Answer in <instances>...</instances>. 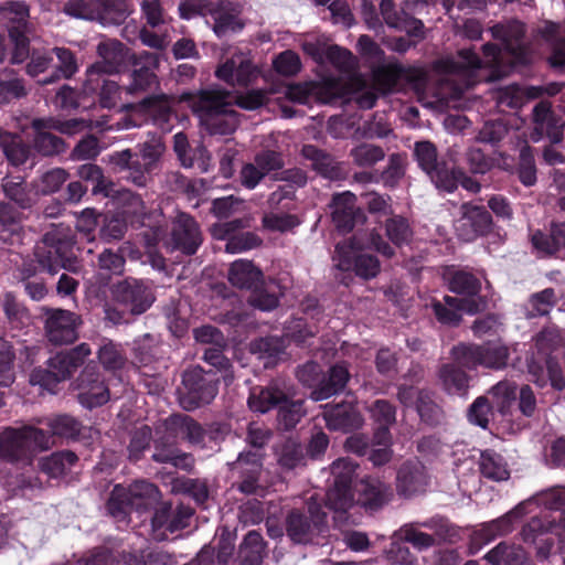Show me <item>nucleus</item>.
I'll use <instances>...</instances> for the list:
<instances>
[{
    "label": "nucleus",
    "mask_w": 565,
    "mask_h": 565,
    "mask_svg": "<svg viewBox=\"0 0 565 565\" xmlns=\"http://www.w3.org/2000/svg\"><path fill=\"white\" fill-rule=\"evenodd\" d=\"M199 116L210 135L227 136L233 134L237 126V113L233 106L232 93L220 86H212L196 93L184 92L180 96Z\"/></svg>",
    "instance_id": "obj_1"
},
{
    "label": "nucleus",
    "mask_w": 565,
    "mask_h": 565,
    "mask_svg": "<svg viewBox=\"0 0 565 565\" xmlns=\"http://www.w3.org/2000/svg\"><path fill=\"white\" fill-rule=\"evenodd\" d=\"M164 146L159 140L139 143L136 150L124 149L108 156V162L116 172H125L124 178L137 186H146L158 169Z\"/></svg>",
    "instance_id": "obj_2"
},
{
    "label": "nucleus",
    "mask_w": 565,
    "mask_h": 565,
    "mask_svg": "<svg viewBox=\"0 0 565 565\" xmlns=\"http://www.w3.org/2000/svg\"><path fill=\"white\" fill-rule=\"evenodd\" d=\"M74 245V238L61 230L46 232L33 249L34 262L40 271L50 275H56L61 269L77 273L79 264Z\"/></svg>",
    "instance_id": "obj_3"
},
{
    "label": "nucleus",
    "mask_w": 565,
    "mask_h": 565,
    "mask_svg": "<svg viewBox=\"0 0 565 565\" xmlns=\"http://www.w3.org/2000/svg\"><path fill=\"white\" fill-rule=\"evenodd\" d=\"M50 436L41 428L23 426L0 433V458L12 463L30 465L36 451L46 450Z\"/></svg>",
    "instance_id": "obj_4"
},
{
    "label": "nucleus",
    "mask_w": 565,
    "mask_h": 565,
    "mask_svg": "<svg viewBox=\"0 0 565 565\" xmlns=\"http://www.w3.org/2000/svg\"><path fill=\"white\" fill-rule=\"evenodd\" d=\"M450 356L468 370H477L481 366L500 371L508 366L510 350L500 341H488L481 344L459 343L452 347Z\"/></svg>",
    "instance_id": "obj_5"
},
{
    "label": "nucleus",
    "mask_w": 565,
    "mask_h": 565,
    "mask_svg": "<svg viewBox=\"0 0 565 565\" xmlns=\"http://www.w3.org/2000/svg\"><path fill=\"white\" fill-rule=\"evenodd\" d=\"M218 392V379L214 372H206L201 366H194L182 373V381L177 388L180 406L192 412L209 405Z\"/></svg>",
    "instance_id": "obj_6"
},
{
    "label": "nucleus",
    "mask_w": 565,
    "mask_h": 565,
    "mask_svg": "<svg viewBox=\"0 0 565 565\" xmlns=\"http://www.w3.org/2000/svg\"><path fill=\"white\" fill-rule=\"evenodd\" d=\"M328 515L317 502L303 510L292 509L285 519L286 534L295 544H309L328 531Z\"/></svg>",
    "instance_id": "obj_7"
},
{
    "label": "nucleus",
    "mask_w": 565,
    "mask_h": 565,
    "mask_svg": "<svg viewBox=\"0 0 565 565\" xmlns=\"http://www.w3.org/2000/svg\"><path fill=\"white\" fill-rule=\"evenodd\" d=\"M162 53L141 51L132 53L129 56L130 71L128 83L122 86V90L130 96L139 97L150 95L160 86V79L157 71L160 67Z\"/></svg>",
    "instance_id": "obj_8"
},
{
    "label": "nucleus",
    "mask_w": 565,
    "mask_h": 565,
    "mask_svg": "<svg viewBox=\"0 0 565 565\" xmlns=\"http://www.w3.org/2000/svg\"><path fill=\"white\" fill-rule=\"evenodd\" d=\"M266 454L241 451L234 461L227 462L228 471L236 480L232 488L245 495H259L265 491L262 482Z\"/></svg>",
    "instance_id": "obj_9"
},
{
    "label": "nucleus",
    "mask_w": 565,
    "mask_h": 565,
    "mask_svg": "<svg viewBox=\"0 0 565 565\" xmlns=\"http://www.w3.org/2000/svg\"><path fill=\"white\" fill-rule=\"evenodd\" d=\"M413 156L423 172L429 178L437 190L452 193L455 178L452 166L439 156L437 147L429 140L414 143Z\"/></svg>",
    "instance_id": "obj_10"
},
{
    "label": "nucleus",
    "mask_w": 565,
    "mask_h": 565,
    "mask_svg": "<svg viewBox=\"0 0 565 565\" xmlns=\"http://www.w3.org/2000/svg\"><path fill=\"white\" fill-rule=\"evenodd\" d=\"M111 300L130 311L131 316H141L156 301L151 284L143 279L126 277L110 287Z\"/></svg>",
    "instance_id": "obj_11"
},
{
    "label": "nucleus",
    "mask_w": 565,
    "mask_h": 565,
    "mask_svg": "<svg viewBox=\"0 0 565 565\" xmlns=\"http://www.w3.org/2000/svg\"><path fill=\"white\" fill-rule=\"evenodd\" d=\"M72 386L77 392L78 403L87 409L102 407L110 399L106 377L95 364H87Z\"/></svg>",
    "instance_id": "obj_12"
},
{
    "label": "nucleus",
    "mask_w": 565,
    "mask_h": 565,
    "mask_svg": "<svg viewBox=\"0 0 565 565\" xmlns=\"http://www.w3.org/2000/svg\"><path fill=\"white\" fill-rule=\"evenodd\" d=\"M44 331L47 341L54 345L73 343L78 338V328L83 323L76 312L62 309L42 307Z\"/></svg>",
    "instance_id": "obj_13"
},
{
    "label": "nucleus",
    "mask_w": 565,
    "mask_h": 565,
    "mask_svg": "<svg viewBox=\"0 0 565 565\" xmlns=\"http://www.w3.org/2000/svg\"><path fill=\"white\" fill-rule=\"evenodd\" d=\"M356 465L345 458H339L331 465L333 482L327 492V501L331 509L345 511L353 503L352 481Z\"/></svg>",
    "instance_id": "obj_14"
},
{
    "label": "nucleus",
    "mask_w": 565,
    "mask_h": 565,
    "mask_svg": "<svg viewBox=\"0 0 565 565\" xmlns=\"http://www.w3.org/2000/svg\"><path fill=\"white\" fill-rule=\"evenodd\" d=\"M153 452L151 459L160 465H171L177 469L190 472L195 465L194 456L184 452L178 447L177 438L166 427L158 426L156 436L152 437Z\"/></svg>",
    "instance_id": "obj_15"
},
{
    "label": "nucleus",
    "mask_w": 565,
    "mask_h": 565,
    "mask_svg": "<svg viewBox=\"0 0 565 565\" xmlns=\"http://www.w3.org/2000/svg\"><path fill=\"white\" fill-rule=\"evenodd\" d=\"M459 213L456 232L462 241L471 242L493 232V217L487 206L465 202L460 205Z\"/></svg>",
    "instance_id": "obj_16"
},
{
    "label": "nucleus",
    "mask_w": 565,
    "mask_h": 565,
    "mask_svg": "<svg viewBox=\"0 0 565 565\" xmlns=\"http://www.w3.org/2000/svg\"><path fill=\"white\" fill-rule=\"evenodd\" d=\"M203 242L198 222L188 213L178 212L171 223L170 238L167 248L179 250L186 256L194 255Z\"/></svg>",
    "instance_id": "obj_17"
},
{
    "label": "nucleus",
    "mask_w": 565,
    "mask_h": 565,
    "mask_svg": "<svg viewBox=\"0 0 565 565\" xmlns=\"http://www.w3.org/2000/svg\"><path fill=\"white\" fill-rule=\"evenodd\" d=\"M132 53L134 52L118 40L108 39L99 42L97 45V54L102 61L92 64L87 68L88 82L98 83V78H95V76L120 73L126 63H129V56Z\"/></svg>",
    "instance_id": "obj_18"
},
{
    "label": "nucleus",
    "mask_w": 565,
    "mask_h": 565,
    "mask_svg": "<svg viewBox=\"0 0 565 565\" xmlns=\"http://www.w3.org/2000/svg\"><path fill=\"white\" fill-rule=\"evenodd\" d=\"M443 65L446 73L462 77L468 87L473 86L481 79L494 82L500 78L495 71H491L487 76L479 75V72L484 67V63L472 49L459 50L455 56L446 58Z\"/></svg>",
    "instance_id": "obj_19"
},
{
    "label": "nucleus",
    "mask_w": 565,
    "mask_h": 565,
    "mask_svg": "<svg viewBox=\"0 0 565 565\" xmlns=\"http://www.w3.org/2000/svg\"><path fill=\"white\" fill-rule=\"evenodd\" d=\"M333 260L335 267L342 271H354L356 276L369 280L376 277L381 270V264L376 256L356 252L352 245L338 243L334 249Z\"/></svg>",
    "instance_id": "obj_20"
},
{
    "label": "nucleus",
    "mask_w": 565,
    "mask_h": 565,
    "mask_svg": "<svg viewBox=\"0 0 565 565\" xmlns=\"http://www.w3.org/2000/svg\"><path fill=\"white\" fill-rule=\"evenodd\" d=\"M300 156L308 161V168L317 175L331 182L347 180L349 170L347 164L329 151L319 148L316 145L306 143L301 147Z\"/></svg>",
    "instance_id": "obj_21"
},
{
    "label": "nucleus",
    "mask_w": 565,
    "mask_h": 565,
    "mask_svg": "<svg viewBox=\"0 0 565 565\" xmlns=\"http://www.w3.org/2000/svg\"><path fill=\"white\" fill-rule=\"evenodd\" d=\"M430 481L427 468L418 459L404 461L396 471V493L404 499H412L426 492Z\"/></svg>",
    "instance_id": "obj_22"
},
{
    "label": "nucleus",
    "mask_w": 565,
    "mask_h": 565,
    "mask_svg": "<svg viewBox=\"0 0 565 565\" xmlns=\"http://www.w3.org/2000/svg\"><path fill=\"white\" fill-rule=\"evenodd\" d=\"M322 408V417L330 430L348 434L360 429L364 424L363 415L352 401L328 403Z\"/></svg>",
    "instance_id": "obj_23"
},
{
    "label": "nucleus",
    "mask_w": 565,
    "mask_h": 565,
    "mask_svg": "<svg viewBox=\"0 0 565 565\" xmlns=\"http://www.w3.org/2000/svg\"><path fill=\"white\" fill-rule=\"evenodd\" d=\"M292 388L281 379L271 380L266 386H255L248 396L250 411L265 414L278 408L287 397L294 396Z\"/></svg>",
    "instance_id": "obj_24"
},
{
    "label": "nucleus",
    "mask_w": 565,
    "mask_h": 565,
    "mask_svg": "<svg viewBox=\"0 0 565 565\" xmlns=\"http://www.w3.org/2000/svg\"><path fill=\"white\" fill-rule=\"evenodd\" d=\"M328 209L332 223L340 232H351L358 223L364 221L362 210L356 206V195L350 191L334 193Z\"/></svg>",
    "instance_id": "obj_25"
},
{
    "label": "nucleus",
    "mask_w": 565,
    "mask_h": 565,
    "mask_svg": "<svg viewBox=\"0 0 565 565\" xmlns=\"http://www.w3.org/2000/svg\"><path fill=\"white\" fill-rule=\"evenodd\" d=\"M486 305L487 301L481 299L471 300L445 296L443 301H433L431 309L438 322L449 327H457L462 319V311L469 315H476L483 310Z\"/></svg>",
    "instance_id": "obj_26"
},
{
    "label": "nucleus",
    "mask_w": 565,
    "mask_h": 565,
    "mask_svg": "<svg viewBox=\"0 0 565 565\" xmlns=\"http://www.w3.org/2000/svg\"><path fill=\"white\" fill-rule=\"evenodd\" d=\"M241 7L238 3L230 0H218L213 2L209 10V15L213 20L212 30L218 39L241 32L244 29V22L241 19Z\"/></svg>",
    "instance_id": "obj_27"
},
{
    "label": "nucleus",
    "mask_w": 565,
    "mask_h": 565,
    "mask_svg": "<svg viewBox=\"0 0 565 565\" xmlns=\"http://www.w3.org/2000/svg\"><path fill=\"white\" fill-rule=\"evenodd\" d=\"M125 108L150 116L153 122L163 130L171 129V119L174 111L172 109V98L167 94L147 95L138 103L127 104Z\"/></svg>",
    "instance_id": "obj_28"
},
{
    "label": "nucleus",
    "mask_w": 565,
    "mask_h": 565,
    "mask_svg": "<svg viewBox=\"0 0 565 565\" xmlns=\"http://www.w3.org/2000/svg\"><path fill=\"white\" fill-rule=\"evenodd\" d=\"M443 279L451 292L462 296L461 299L484 300L480 296L481 280L471 270L448 266L443 273Z\"/></svg>",
    "instance_id": "obj_29"
},
{
    "label": "nucleus",
    "mask_w": 565,
    "mask_h": 565,
    "mask_svg": "<svg viewBox=\"0 0 565 565\" xmlns=\"http://www.w3.org/2000/svg\"><path fill=\"white\" fill-rule=\"evenodd\" d=\"M394 498V491L391 484L377 479L367 477L360 483L359 504L370 513L383 509Z\"/></svg>",
    "instance_id": "obj_30"
},
{
    "label": "nucleus",
    "mask_w": 565,
    "mask_h": 565,
    "mask_svg": "<svg viewBox=\"0 0 565 565\" xmlns=\"http://www.w3.org/2000/svg\"><path fill=\"white\" fill-rule=\"evenodd\" d=\"M92 354L89 344L81 343L70 350L61 351L50 358L47 363L62 382L70 380L86 358Z\"/></svg>",
    "instance_id": "obj_31"
},
{
    "label": "nucleus",
    "mask_w": 565,
    "mask_h": 565,
    "mask_svg": "<svg viewBox=\"0 0 565 565\" xmlns=\"http://www.w3.org/2000/svg\"><path fill=\"white\" fill-rule=\"evenodd\" d=\"M273 455L277 466L285 472L306 466L307 458L302 444L292 437H286L273 445Z\"/></svg>",
    "instance_id": "obj_32"
},
{
    "label": "nucleus",
    "mask_w": 565,
    "mask_h": 565,
    "mask_svg": "<svg viewBox=\"0 0 565 565\" xmlns=\"http://www.w3.org/2000/svg\"><path fill=\"white\" fill-rule=\"evenodd\" d=\"M162 426L171 431L178 439L181 436L191 445H203L205 439V429L203 426L185 414H172L162 422Z\"/></svg>",
    "instance_id": "obj_33"
},
{
    "label": "nucleus",
    "mask_w": 565,
    "mask_h": 565,
    "mask_svg": "<svg viewBox=\"0 0 565 565\" xmlns=\"http://www.w3.org/2000/svg\"><path fill=\"white\" fill-rule=\"evenodd\" d=\"M525 513L523 503L491 522L482 524L481 529L475 532L473 540L480 544H487L498 536H503L512 532L513 523Z\"/></svg>",
    "instance_id": "obj_34"
},
{
    "label": "nucleus",
    "mask_w": 565,
    "mask_h": 565,
    "mask_svg": "<svg viewBox=\"0 0 565 565\" xmlns=\"http://www.w3.org/2000/svg\"><path fill=\"white\" fill-rule=\"evenodd\" d=\"M350 377L351 374L347 363H335L329 369L328 373L322 376L320 385L312 390L310 397L318 402L339 394L345 388Z\"/></svg>",
    "instance_id": "obj_35"
},
{
    "label": "nucleus",
    "mask_w": 565,
    "mask_h": 565,
    "mask_svg": "<svg viewBox=\"0 0 565 565\" xmlns=\"http://www.w3.org/2000/svg\"><path fill=\"white\" fill-rule=\"evenodd\" d=\"M160 337L152 333L134 339L130 344L131 365L138 370L149 367L160 356Z\"/></svg>",
    "instance_id": "obj_36"
},
{
    "label": "nucleus",
    "mask_w": 565,
    "mask_h": 565,
    "mask_svg": "<svg viewBox=\"0 0 565 565\" xmlns=\"http://www.w3.org/2000/svg\"><path fill=\"white\" fill-rule=\"evenodd\" d=\"M455 360L452 363H445L438 369V381L441 388L448 395L466 396L469 390L470 376Z\"/></svg>",
    "instance_id": "obj_37"
},
{
    "label": "nucleus",
    "mask_w": 565,
    "mask_h": 565,
    "mask_svg": "<svg viewBox=\"0 0 565 565\" xmlns=\"http://www.w3.org/2000/svg\"><path fill=\"white\" fill-rule=\"evenodd\" d=\"M53 71L49 77H43L39 81V85L46 86L55 84L61 79H70L78 71V65L75 54L66 47H53Z\"/></svg>",
    "instance_id": "obj_38"
},
{
    "label": "nucleus",
    "mask_w": 565,
    "mask_h": 565,
    "mask_svg": "<svg viewBox=\"0 0 565 565\" xmlns=\"http://www.w3.org/2000/svg\"><path fill=\"white\" fill-rule=\"evenodd\" d=\"M30 8L24 1H7L0 6V22L9 34L28 32Z\"/></svg>",
    "instance_id": "obj_39"
},
{
    "label": "nucleus",
    "mask_w": 565,
    "mask_h": 565,
    "mask_svg": "<svg viewBox=\"0 0 565 565\" xmlns=\"http://www.w3.org/2000/svg\"><path fill=\"white\" fill-rule=\"evenodd\" d=\"M132 511L143 513L159 504L161 498L158 487L146 480H138L128 487Z\"/></svg>",
    "instance_id": "obj_40"
},
{
    "label": "nucleus",
    "mask_w": 565,
    "mask_h": 565,
    "mask_svg": "<svg viewBox=\"0 0 565 565\" xmlns=\"http://www.w3.org/2000/svg\"><path fill=\"white\" fill-rule=\"evenodd\" d=\"M227 278L234 287L252 290L255 286H259V282H263L264 275L253 262L238 259L232 263Z\"/></svg>",
    "instance_id": "obj_41"
},
{
    "label": "nucleus",
    "mask_w": 565,
    "mask_h": 565,
    "mask_svg": "<svg viewBox=\"0 0 565 565\" xmlns=\"http://www.w3.org/2000/svg\"><path fill=\"white\" fill-rule=\"evenodd\" d=\"M512 126L503 118L488 119L478 129L476 141L497 150L509 139Z\"/></svg>",
    "instance_id": "obj_42"
},
{
    "label": "nucleus",
    "mask_w": 565,
    "mask_h": 565,
    "mask_svg": "<svg viewBox=\"0 0 565 565\" xmlns=\"http://www.w3.org/2000/svg\"><path fill=\"white\" fill-rule=\"evenodd\" d=\"M0 307L4 313L6 323L11 330H22L31 323L29 309L12 291H6L0 298Z\"/></svg>",
    "instance_id": "obj_43"
},
{
    "label": "nucleus",
    "mask_w": 565,
    "mask_h": 565,
    "mask_svg": "<svg viewBox=\"0 0 565 565\" xmlns=\"http://www.w3.org/2000/svg\"><path fill=\"white\" fill-rule=\"evenodd\" d=\"M78 457L71 450L55 451L39 459V469L50 478H60L72 470Z\"/></svg>",
    "instance_id": "obj_44"
},
{
    "label": "nucleus",
    "mask_w": 565,
    "mask_h": 565,
    "mask_svg": "<svg viewBox=\"0 0 565 565\" xmlns=\"http://www.w3.org/2000/svg\"><path fill=\"white\" fill-rule=\"evenodd\" d=\"M484 558L491 565H529L527 554L521 545L501 542Z\"/></svg>",
    "instance_id": "obj_45"
},
{
    "label": "nucleus",
    "mask_w": 565,
    "mask_h": 565,
    "mask_svg": "<svg viewBox=\"0 0 565 565\" xmlns=\"http://www.w3.org/2000/svg\"><path fill=\"white\" fill-rule=\"evenodd\" d=\"M266 555V543L262 534L255 530L247 532L238 548L242 565H262Z\"/></svg>",
    "instance_id": "obj_46"
},
{
    "label": "nucleus",
    "mask_w": 565,
    "mask_h": 565,
    "mask_svg": "<svg viewBox=\"0 0 565 565\" xmlns=\"http://www.w3.org/2000/svg\"><path fill=\"white\" fill-rule=\"evenodd\" d=\"M479 469L481 475L489 480L504 481L510 477L507 461L492 449L481 451Z\"/></svg>",
    "instance_id": "obj_47"
},
{
    "label": "nucleus",
    "mask_w": 565,
    "mask_h": 565,
    "mask_svg": "<svg viewBox=\"0 0 565 565\" xmlns=\"http://www.w3.org/2000/svg\"><path fill=\"white\" fill-rule=\"evenodd\" d=\"M46 426L50 429L49 431L42 429L47 436H50V446L46 449L53 445V437L76 439L82 429L81 422L66 414H61L49 418Z\"/></svg>",
    "instance_id": "obj_48"
},
{
    "label": "nucleus",
    "mask_w": 565,
    "mask_h": 565,
    "mask_svg": "<svg viewBox=\"0 0 565 565\" xmlns=\"http://www.w3.org/2000/svg\"><path fill=\"white\" fill-rule=\"evenodd\" d=\"M0 149H2L8 161L17 167L24 164L31 153L30 147L24 143L18 135L8 132L1 128Z\"/></svg>",
    "instance_id": "obj_49"
},
{
    "label": "nucleus",
    "mask_w": 565,
    "mask_h": 565,
    "mask_svg": "<svg viewBox=\"0 0 565 565\" xmlns=\"http://www.w3.org/2000/svg\"><path fill=\"white\" fill-rule=\"evenodd\" d=\"M99 11L100 24L119 25L128 18L130 10L127 0H92Z\"/></svg>",
    "instance_id": "obj_50"
},
{
    "label": "nucleus",
    "mask_w": 565,
    "mask_h": 565,
    "mask_svg": "<svg viewBox=\"0 0 565 565\" xmlns=\"http://www.w3.org/2000/svg\"><path fill=\"white\" fill-rule=\"evenodd\" d=\"M98 362L108 372H117L125 367L127 356L121 345L109 339H103L96 352Z\"/></svg>",
    "instance_id": "obj_51"
},
{
    "label": "nucleus",
    "mask_w": 565,
    "mask_h": 565,
    "mask_svg": "<svg viewBox=\"0 0 565 565\" xmlns=\"http://www.w3.org/2000/svg\"><path fill=\"white\" fill-rule=\"evenodd\" d=\"M1 186L9 202L14 203L20 210H29L33 206L34 199L23 178H4Z\"/></svg>",
    "instance_id": "obj_52"
},
{
    "label": "nucleus",
    "mask_w": 565,
    "mask_h": 565,
    "mask_svg": "<svg viewBox=\"0 0 565 565\" xmlns=\"http://www.w3.org/2000/svg\"><path fill=\"white\" fill-rule=\"evenodd\" d=\"M416 412L420 420L430 427H437L445 422L443 408L433 399L430 393L427 391L418 393Z\"/></svg>",
    "instance_id": "obj_53"
},
{
    "label": "nucleus",
    "mask_w": 565,
    "mask_h": 565,
    "mask_svg": "<svg viewBox=\"0 0 565 565\" xmlns=\"http://www.w3.org/2000/svg\"><path fill=\"white\" fill-rule=\"evenodd\" d=\"M107 512L117 521H126L132 512L128 487L116 484L106 502Z\"/></svg>",
    "instance_id": "obj_54"
},
{
    "label": "nucleus",
    "mask_w": 565,
    "mask_h": 565,
    "mask_svg": "<svg viewBox=\"0 0 565 565\" xmlns=\"http://www.w3.org/2000/svg\"><path fill=\"white\" fill-rule=\"evenodd\" d=\"M303 399H294V396L287 397L278 408L277 422L281 429L291 430L297 426L306 415Z\"/></svg>",
    "instance_id": "obj_55"
},
{
    "label": "nucleus",
    "mask_w": 565,
    "mask_h": 565,
    "mask_svg": "<svg viewBox=\"0 0 565 565\" xmlns=\"http://www.w3.org/2000/svg\"><path fill=\"white\" fill-rule=\"evenodd\" d=\"M26 95L28 89L23 78L15 76L12 70L0 74V105H7Z\"/></svg>",
    "instance_id": "obj_56"
},
{
    "label": "nucleus",
    "mask_w": 565,
    "mask_h": 565,
    "mask_svg": "<svg viewBox=\"0 0 565 565\" xmlns=\"http://www.w3.org/2000/svg\"><path fill=\"white\" fill-rule=\"evenodd\" d=\"M384 227L387 238L397 247L408 244L412 239L413 231L408 220L402 215H390Z\"/></svg>",
    "instance_id": "obj_57"
},
{
    "label": "nucleus",
    "mask_w": 565,
    "mask_h": 565,
    "mask_svg": "<svg viewBox=\"0 0 565 565\" xmlns=\"http://www.w3.org/2000/svg\"><path fill=\"white\" fill-rule=\"evenodd\" d=\"M516 173L524 186H533L537 181V169L535 164L534 150L525 143L519 152Z\"/></svg>",
    "instance_id": "obj_58"
},
{
    "label": "nucleus",
    "mask_w": 565,
    "mask_h": 565,
    "mask_svg": "<svg viewBox=\"0 0 565 565\" xmlns=\"http://www.w3.org/2000/svg\"><path fill=\"white\" fill-rule=\"evenodd\" d=\"M33 149L42 157H55L66 151L67 145L61 137L52 132H34Z\"/></svg>",
    "instance_id": "obj_59"
},
{
    "label": "nucleus",
    "mask_w": 565,
    "mask_h": 565,
    "mask_svg": "<svg viewBox=\"0 0 565 565\" xmlns=\"http://www.w3.org/2000/svg\"><path fill=\"white\" fill-rule=\"evenodd\" d=\"M416 524L433 531V536L438 542L455 543L459 539L458 529L444 516L436 515Z\"/></svg>",
    "instance_id": "obj_60"
},
{
    "label": "nucleus",
    "mask_w": 565,
    "mask_h": 565,
    "mask_svg": "<svg viewBox=\"0 0 565 565\" xmlns=\"http://www.w3.org/2000/svg\"><path fill=\"white\" fill-rule=\"evenodd\" d=\"M22 215L21 210L12 203L0 202V237L3 241L20 231Z\"/></svg>",
    "instance_id": "obj_61"
},
{
    "label": "nucleus",
    "mask_w": 565,
    "mask_h": 565,
    "mask_svg": "<svg viewBox=\"0 0 565 565\" xmlns=\"http://www.w3.org/2000/svg\"><path fill=\"white\" fill-rule=\"evenodd\" d=\"M77 175L82 180L93 183L92 191L94 194L103 193L105 196H109L114 192L113 184L106 181L102 168L97 164L85 163L79 166Z\"/></svg>",
    "instance_id": "obj_62"
},
{
    "label": "nucleus",
    "mask_w": 565,
    "mask_h": 565,
    "mask_svg": "<svg viewBox=\"0 0 565 565\" xmlns=\"http://www.w3.org/2000/svg\"><path fill=\"white\" fill-rule=\"evenodd\" d=\"M349 156L358 167L369 168L382 161L385 158V151L381 146L362 142L353 147Z\"/></svg>",
    "instance_id": "obj_63"
},
{
    "label": "nucleus",
    "mask_w": 565,
    "mask_h": 565,
    "mask_svg": "<svg viewBox=\"0 0 565 565\" xmlns=\"http://www.w3.org/2000/svg\"><path fill=\"white\" fill-rule=\"evenodd\" d=\"M53 71V55L52 50L39 51L33 50L31 58L25 65V73L35 79L36 84L43 77H49V74Z\"/></svg>",
    "instance_id": "obj_64"
}]
</instances>
